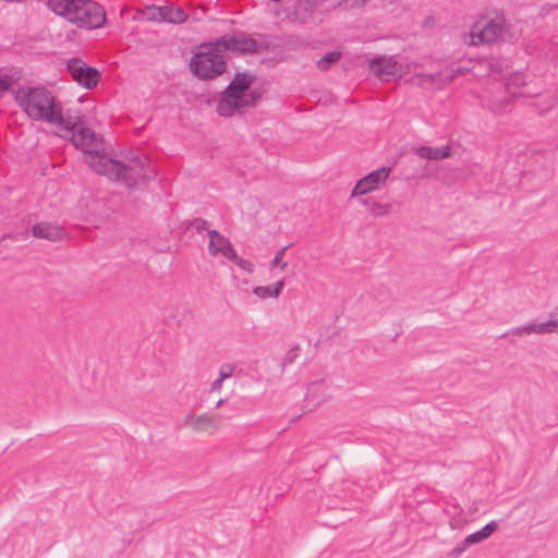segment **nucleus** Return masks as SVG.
Here are the masks:
<instances>
[{
    "label": "nucleus",
    "instance_id": "9",
    "mask_svg": "<svg viewBox=\"0 0 558 558\" xmlns=\"http://www.w3.org/2000/svg\"><path fill=\"white\" fill-rule=\"evenodd\" d=\"M66 69L72 78L87 89L96 87L101 77V74L97 69L88 66L78 58L69 60Z\"/></svg>",
    "mask_w": 558,
    "mask_h": 558
},
{
    "label": "nucleus",
    "instance_id": "21",
    "mask_svg": "<svg viewBox=\"0 0 558 558\" xmlns=\"http://www.w3.org/2000/svg\"><path fill=\"white\" fill-rule=\"evenodd\" d=\"M556 323L554 319L544 323H532L530 324L531 333H549L555 331Z\"/></svg>",
    "mask_w": 558,
    "mask_h": 558
},
{
    "label": "nucleus",
    "instance_id": "16",
    "mask_svg": "<svg viewBox=\"0 0 558 558\" xmlns=\"http://www.w3.org/2000/svg\"><path fill=\"white\" fill-rule=\"evenodd\" d=\"M415 153L424 159L438 160L449 158L451 156V147L449 145L444 147L421 146L415 149Z\"/></svg>",
    "mask_w": 558,
    "mask_h": 558
},
{
    "label": "nucleus",
    "instance_id": "22",
    "mask_svg": "<svg viewBox=\"0 0 558 558\" xmlns=\"http://www.w3.org/2000/svg\"><path fill=\"white\" fill-rule=\"evenodd\" d=\"M439 76H441V74L418 73V74L411 76L410 82L413 85L425 87V86L433 84V82Z\"/></svg>",
    "mask_w": 558,
    "mask_h": 558
},
{
    "label": "nucleus",
    "instance_id": "5",
    "mask_svg": "<svg viewBox=\"0 0 558 558\" xmlns=\"http://www.w3.org/2000/svg\"><path fill=\"white\" fill-rule=\"evenodd\" d=\"M253 77L246 73H236L222 93L217 105V112L222 117H231L236 112L254 107L260 98L257 89H250Z\"/></svg>",
    "mask_w": 558,
    "mask_h": 558
},
{
    "label": "nucleus",
    "instance_id": "30",
    "mask_svg": "<svg viewBox=\"0 0 558 558\" xmlns=\"http://www.w3.org/2000/svg\"><path fill=\"white\" fill-rule=\"evenodd\" d=\"M160 11V7H153L148 9L147 20L148 21H162L161 16L157 14Z\"/></svg>",
    "mask_w": 558,
    "mask_h": 558
},
{
    "label": "nucleus",
    "instance_id": "26",
    "mask_svg": "<svg viewBox=\"0 0 558 558\" xmlns=\"http://www.w3.org/2000/svg\"><path fill=\"white\" fill-rule=\"evenodd\" d=\"M510 102L508 98H494L490 100V109L495 113H500Z\"/></svg>",
    "mask_w": 558,
    "mask_h": 558
},
{
    "label": "nucleus",
    "instance_id": "12",
    "mask_svg": "<svg viewBox=\"0 0 558 558\" xmlns=\"http://www.w3.org/2000/svg\"><path fill=\"white\" fill-rule=\"evenodd\" d=\"M181 427L189 428L194 433H204L210 429H218L216 416L209 413L195 414L187 412L180 423Z\"/></svg>",
    "mask_w": 558,
    "mask_h": 558
},
{
    "label": "nucleus",
    "instance_id": "36",
    "mask_svg": "<svg viewBox=\"0 0 558 558\" xmlns=\"http://www.w3.org/2000/svg\"><path fill=\"white\" fill-rule=\"evenodd\" d=\"M454 77L453 74H446L445 78L442 80L445 83L450 82Z\"/></svg>",
    "mask_w": 558,
    "mask_h": 558
},
{
    "label": "nucleus",
    "instance_id": "6",
    "mask_svg": "<svg viewBox=\"0 0 558 558\" xmlns=\"http://www.w3.org/2000/svg\"><path fill=\"white\" fill-rule=\"evenodd\" d=\"M190 68L202 80H211L222 74L227 64L225 52L218 47V41L201 45L199 51L190 61Z\"/></svg>",
    "mask_w": 558,
    "mask_h": 558
},
{
    "label": "nucleus",
    "instance_id": "25",
    "mask_svg": "<svg viewBox=\"0 0 558 558\" xmlns=\"http://www.w3.org/2000/svg\"><path fill=\"white\" fill-rule=\"evenodd\" d=\"M228 260L234 263L241 269L247 271L248 274H252L254 271V268H255L254 264L247 259L239 257L236 253H235V258H229Z\"/></svg>",
    "mask_w": 558,
    "mask_h": 558
},
{
    "label": "nucleus",
    "instance_id": "28",
    "mask_svg": "<svg viewBox=\"0 0 558 558\" xmlns=\"http://www.w3.org/2000/svg\"><path fill=\"white\" fill-rule=\"evenodd\" d=\"M234 367L232 365L226 364L220 367L219 377L217 379L225 380L232 376Z\"/></svg>",
    "mask_w": 558,
    "mask_h": 558
},
{
    "label": "nucleus",
    "instance_id": "37",
    "mask_svg": "<svg viewBox=\"0 0 558 558\" xmlns=\"http://www.w3.org/2000/svg\"><path fill=\"white\" fill-rule=\"evenodd\" d=\"M225 402H226V401H225L223 399H219V400H218V402H217V404H216V408H220V407H222V405L225 404Z\"/></svg>",
    "mask_w": 558,
    "mask_h": 558
},
{
    "label": "nucleus",
    "instance_id": "13",
    "mask_svg": "<svg viewBox=\"0 0 558 558\" xmlns=\"http://www.w3.org/2000/svg\"><path fill=\"white\" fill-rule=\"evenodd\" d=\"M331 397L326 380L313 381L307 386L304 408L313 411Z\"/></svg>",
    "mask_w": 558,
    "mask_h": 558
},
{
    "label": "nucleus",
    "instance_id": "33",
    "mask_svg": "<svg viewBox=\"0 0 558 558\" xmlns=\"http://www.w3.org/2000/svg\"><path fill=\"white\" fill-rule=\"evenodd\" d=\"M222 380L216 379L210 385V392H220L222 389Z\"/></svg>",
    "mask_w": 558,
    "mask_h": 558
},
{
    "label": "nucleus",
    "instance_id": "38",
    "mask_svg": "<svg viewBox=\"0 0 558 558\" xmlns=\"http://www.w3.org/2000/svg\"><path fill=\"white\" fill-rule=\"evenodd\" d=\"M518 81H519V76H514V77H513V83H515V84H517V83H518Z\"/></svg>",
    "mask_w": 558,
    "mask_h": 558
},
{
    "label": "nucleus",
    "instance_id": "20",
    "mask_svg": "<svg viewBox=\"0 0 558 558\" xmlns=\"http://www.w3.org/2000/svg\"><path fill=\"white\" fill-rule=\"evenodd\" d=\"M340 57V52L330 51L317 61V68L322 71H326L330 68L331 64L338 62Z\"/></svg>",
    "mask_w": 558,
    "mask_h": 558
},
{
    "label": "nucleus",
    "instance_id": "8",
    "mask_svg": "<svg viewBox=\"0 0 558 558\" xmlns=\"http://www.w3.org/2000/svg\"><path fill=\"white\" fill-rule=\"evenodd\" d=\"M218 41V47L226 53H256L266 47L245 33H239L233 36H223Z\"/></svg>",
    "mask_w": 558,
    "mask_h": 558
},
{
    "label": "nucleus",
    "instance_id": "27",
    "mask_svg": "<svg viewBox=\"0 0 558 558\" xmlns=\"http://www.w3.org/2000/svg\"><path fill=\"white\" fill-rule=\"evenodd\" d=\"M299 352H300L299 345H295L294 348L290 349L283 359V364L284 365L292 364L298 359Z\"/></svg>",
    "mask_w": 558,
    "mask_h": 558
},
{
    "label": "nucleus",
    "instance_id": "10",
    "mask_svg": "<svg viewBox=\"0 0 558 558\" xmlns=\"http://www.w3.org/2000/svg\"><path fill=\"white\" fill-rule=\"evenodd\" d=\"M390 172V167H381L363 177L354 185L351 192V197L365 195L380 189L385 185Z\"/></svg>",
    "mask_w": 558,
    "mask_h": 558
},
{
    "label": "nucleus",
    "instance_id": "7",
    "mask_svg": "<svg viewBox=\"0 0 558 558\" xmlns=\"http://www.w3.org/2000/svg\"><path fill=\"white\" fill-rule=\"evenodd\" d=\"M504 19L481 20L474 23L470 33L464 37L466 44H493L498 40L510 39Z\"/></svg>",
    "mask_w": 558,
    "mask_h": 558
},
{
    "label": "nucleus",
    "instance_id": "39",
    "mask_svg": "<svg viewBox=\"0 0 558 558\" xmlns=\"http://www.w3.org/2000/svg\"><path fill=\"white\" fill-rule=\"evenodd\" d=\"M554 322L556 323V327L555 328H558V319H554ZM556 331H558V329Z\"/></svg>",
    "mask_w": 558,
    "mask_h": 558
},
{
    "label": "nucleus",
    "instance_id": "24",
    "mask_svg": "<svg viewBox=\"0 0 558 558\" xmlns=\"http://www.w3.org/2000/svg\"><path fill=\"white\" fill-rule=\"evenodd\" d=\"M391 211V205L390 204H380V203H373L369 213L373 216H383L388 215Z\"/></svg>",
    "mask_w": 558,
    "mask_h": 558
},
{
    "label": "nucleus",
    "instance_id": "18",
    "mask_svg": "<svg viewBox=\"0 0 558 558\" xmlns=\"http://www.w3.org/2000/svg\"><path fill=\"white\" fill-rule=\"evenodd\" d=\"M497 524L495 521L488 522L483 529L468 535L464 538V546H472L489 537L496 530Z\"/></svg>",
    "mask_w": 558,
    "mask_h": 558
},
{
    "label": "nucleus",
    "instance_id": "11",
    "mask_svg": "<svg viewBox=\"0 0 558 558\" xmlns=\"http://www.w3.org/2000/svg\"><path fill=\"white\" fill-rule=\"evenodd\" d=\"M369 69L381 81L400 78L405 74L402 64H400L393 57L374 59L369 62Z\"/></svg>",
    "mask_w": 558,
    "mask_h": 558
},
{
    "label": "nucleus",
    "instance_id": "34",
    "mask_svg": "<svg viewBox=\"0 0 558 558\" xmlns=\"http://www.w3.org/2000/svg\"><path fill=\"white\" fill-rule=\"evenodd\" d=\"M469 546H464V541L459 545L457 546L453 550H452V554L453 555H461Z\"/></svg>",
    "mask_w": 558,
    "mask_h": 558
},
{
    "label": "nucleus",
    "instance_id": "35",
    "mask_svg": "<svg viewBox=\"0 0 558 558\" xmlns=\"http://www.w3.org/2000/svg\"><path fill=\"white\" fill-rule=\"evenodd\" d=\"M10 88V82L5 78H0V92H7Z\"/></svg>",
    "mask_w": 558,
    "mask_h": 558
},
{
    "label": "nucleus",
    "instance_id": "23",
    "mask_svg": "<svg viewBox=\"0 0 558 558\" xmlns=\"http://www.w3.org/2000/svg\"><path fill=\"white\" fill-rule=\"evenodd\" d=\"M288 248V245L287 246H283L281 247L280 250H278L275 254V257L272 258V260L270 262V268H275V267H279L281 270H284L288 266V263L283 260V257H284V254H286V251Z\"/></svg>",
    "mask_w": 558,
    "mask_h": 558
},
{
    "label": "nucleus",
    "instance_id": "2",
    "mask_svg": "<svg viewBox=\"0 0 558 558\" xmlns=\"http://www.w3.org/2000/svg\"><path fill=\"white\" fill-rule=\"evenodd\" d=\"M16 101L29 118L45 121L56 129L66 114V109L63 110L60 104H56L53 96L45 88L19 89Z\"/></svg>",
    "mask_w": 558,
    "mask_h": 558
},
{
    "label": "nucleus",
    "instance_id": "14",
    "mask_svg": "<svg viewBox=\"0 0 558 558\" xmlns=\"http://www.w3.org/2000/svg\"><path fill=\"white\" fill-rule=\"evenodd\" d=\"M208 238V252L211 256L216 257L218 255H222L227 259L235 258V250L229 239L217 230H209Z\"/></svg>",
    "mask_w": 558,
    "mask_h": 558
},
{
    "label": "nucleus",
    "instance_id": "15",
    "mask_svg": "<svg viewBox=\"0 0 558 558\" xmlns=\"http://www.w3.org/2000/svg\"><path fill=\"white\" fill-rule=\"evenodd\" d=\"M32 232L34 236L49 241L60 240L63 234V230L59 226L49 222H38L34 225Z\"/></svg>",
    "mask_w": 558,
    "mask_h": 558
},
{
    "label": "nucleus",
    "instance_id": "19",
    "mask_svg": "<svg viewBox=\"0 0 558 558\" xmlns=\"http://www.w3.org/2000/svg\"><path fill=\"white\" fill-rule=\"evenodd\" d=\"M284 284H286V282L282 279V280L278 281L274 287H265V286L256 287V288H254L253 292L259 299H269V298L277 299L280 295L281 290L284 287Z\"/></svg>",
    "mask_w": 558,
    "mask_h": 558
},
{
    "label": "nucleus",
    "instance_id": "4",
    "mask_svg": "<svg viewBox=\"0 0 558 558\" xmlns=\"http://www.w3.org/2000/svg\"><path fill=\"white\" fill-rule=\"evenodd\" d=\"M81 122V111L77 108H68L64 119L56 129V134L62 138L70 140L75 147L81 148L85 155L86 162L89 165L94 156H100L98 149L101 143L93 130L80 126ZM101 156L106 155L101 154Z\"/></svg>",
    "mask_w": 558,
    "mask_h": 558
},
{
    "label": "nucleus",
    "instance_id": "29",
    "mask_svg": "<svg viewBox=\"0 0 558 558\" xmlns=\"http://www.w3.org/2000/svg\"><path fill=\"white\" fill-rule=\"evenodd\" d=\"M530 333H531L530 324L513 328L508 332V335L518 336V337H521L524 335H530Z\"/></svg>",
    "mask_w": 558,
    "mask_h": 558
},
{
    "label": "nucleus",
    "instance_id": "1",
    "mask_svg": "<svg viewBox=\"0 0 558 558\" xmlns=\"http://www.w3.org/2000/svg\"><path fill=\"white\" fill-rule=\"evenodd\" d=\"M89 167L97 173L116 180L128 189L138 187L146 183L153 173L149 163L135 156L126 162L112 159L108 156H94Z\"/></svg>",
    "mask_w": 558,
    "mask_h": 558
},
{
    "label": "nucleus",
    "instance_id": "17",
    "mask_svg": "<svg viewBox=\"0 0 558 558\" xmlns=\"http://www.w3.org/2000/svg\"><path fill=\"white\" fill-rule=\"evenodd\" d=\"M157 14L161 16L162 21L173 24H181L187 19V14L180 7H160V11Z\"/></svg>",
    "mask_w": 558,
    "mask_h": 558
},
{
    "label": "nucleus",
    "instance_id": "31",
    "mask_svg": "<svg viewBox=\"0 0 558 558\" xmlns=\"http://www.w3.org/2000/svg\"><path fill=\"white\" fill-rule=\"evenodd\" d=\"M484 64L492 72H501L502 71V65L500 64V62L498 60H489V61H486Z\"/></svg>",
    "mask_w": 558,
    "mask_h": 558
},
{
    "label": "nucleus",
    "instance_id": "3",
    "mask_svg": "<svg viewBox=\"0 0 558 558\" xmlns=\"http://www.w3.org/2000/svg\"><path fill=\"white\" fill-rule=\"evenodd\" d=\"M47 5L56 14L85 29L99 28L107 20L102 5L93 0H48Z\"/></svg>",
    "mask_w": 558,
    "mask_h": 558
},
{
    "label": "nucleus",
    "instance_id": "32",
    "mask_svg": "<svg viewBox=\"0 0 558 558\" xmlns=\"http://www.w3.org/2000/svg\"><path fill=\"white\" fill-rule=\"evenodd\" d=\"M207 221L205 219L198 218L193 222V226L197 232H202L207 228Z\"/></svg>",
    "mask_w": 558,
    "mask_h": 558
}]
</instances>
